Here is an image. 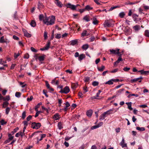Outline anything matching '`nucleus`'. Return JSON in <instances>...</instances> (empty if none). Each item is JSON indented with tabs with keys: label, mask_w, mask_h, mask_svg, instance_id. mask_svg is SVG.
<instances>
[{
	"label": "nucleus",
	"mask_w": 149,
	"mask_h": 149,
	"mask_svg": "<svg viewBox=\"0 0 149 149\" xmlns=\"http://www.w3.org/2000/svg\"><path fill=\"white\" fill-rule=\"evenodd\" d=\"M50 41H48L46 46L43 48H41L40 50L41 51L47 50L50 47Z\"/></svg>",
	"instance_id": "423d86ee"
},
{
	"label": "nucleus",
	"mask_w": 149,
	"mask_h": 149,
	"mask_svg": "<svg viewBox=\"0 0 149 149\" xmlns=\"http://www.w3.org/2000/svg\"><path fill=\"white\" fill-rule=\"evenodd\" d=\"M42 104L41 103H39L38 104L35 106V110L36 111H37L40 105Z\"/></svg>",
	"instance_id": "79ce46f5"
},
{
	"label": "nucleus",
	"mask_w": 149,
	"mask_h": 149,
	"mask_svg": "<svg viewBox=\"0 0 149 149\" xmlns=\"http://www.w3.org/2000/svg\"><path fill=\"white\" fill-rule=\"evenodd\" d=\"M43 93L45 95V96L47 97H48V95H47V91L46 90H43Z\"/></svg>",
	"instance_id": "052dcab7"
},
{
	"label": "nucleus",
	"mask_w": 149,
	"mask_h": 149,
	"mask_svg": "<svg viewBox=\"0 0 149 149\" xmlns=\"http://www.w3.org/2000/svg\"><path fill=\"white\" fill-rule=\"evenodd\" d=\"M77 42V40H72L71 41V44L72 45H74L76 44Z\"/></svg>",
	"instance_id": "cd10ccee"
},
{
	"label": "nucleus",
	"mask_w": 149,
	"mask_h": 149,
	"mask_svg": "<svg viewBox=\"0 0 149 149\" xmlns=\"http://www.w3.org/2000/svg\"><path fill=\"white\" fill-rule=\"evenodd\" d=\"M6 41L4 40V36H3L1 37L0 39V42L1 43H5L6 42Z\"/></svg>",
	"instance_id": "58836bf2"
},
{
	"label": "nucleus",
	"mask_w": 149,
	"mask_h": 149,
	"mask_svg": "<svg viewBox=\"0 0 149 149\" xmlns=\"http://www.w3.org/2000/svg\"><path fill=\"white\" fill-rule=\"evenodd\" d=\"M136 79V80L137 81H139V82H140L141 81V79H143V78L142 77H140L139 78H138Z\"/></svg>",
	"instance_id": "e2e57ef3"
},
{
	"label": "nucleus",
	"mask_w": 149,
	"mask_h": 149,
	"mask_svg": "<svg viewBox=\"0 0 149 149\" xmlns=\"http://www.w3.org/2000/svg\"><path fill=\"white\" fill-rule=\"evenodd\" d=\"M26 112L25 111L23 112L22 113V118L24 119L26 117Z\"/></svg>",
	"instance_id": "4c0bfd02"
},
{
	"label": "nucleus",
	"mask_w": 149,
	"mask_h": 149,
	"mask_svg": "<svg viewBox=\"0 0 149 149\" xmlns=\"http://www.w3.org/2000/svg\"><path fill=\"white\" fill-rule=\"evenodd\" d=\"M119 49H117V50H114L113 49H111L110 50V52L111 54H118L119 56H120L122 54H121L119 52Z\"/></svg>",
	"instance_id": "20e7f679"
},
{
	"label": "nucleus",
	"mask_w": 149,
	"mask_h": 149,
	"mask_svg": "<svg viewBox=\"0 0 149 149\" xmlns=\"http://www.w3.org/2000/svg\"><path fill=\"white\" fill-rule=\"evenodd\" d=\"M8 138L10 140H12L14 136H11V134H8Z\"/></svg>",
	"instance_id": "09e8293b"
},
{
	"label": "nucleus",
	"mask_w": 149,
	"mask_h": 149,
	"mask_svg": "<svg viewBox=\"0 0 149 149\" xmlns=\"http://www.w3.org/2000/svg\"><path fill=\"white\" fill-rule=\"evenodd\" d=\"M113 110L112 109H110L108 111L104 112L100 116L99 118V119L100 120H104L105 118L106 117V115L107 114H109L110 113H111L110 112L111 111H112Z\"/></svg>",
	"instance_id": "f257e3e1"
},
{
	"label": "nucleus",
	"mask_w": 149,
	"mask_h": 149,
	"mask_svg": "<svg viewBox=\"0 0 149 149\" xmlns=\"http://www.w3.org/2000/svg\"><path fill=\"white\" fill-rule=\"evenodd\" d=\"M100 127V126L99 125V124H98L97 125H95L91 127V129L92 130L95 129L99 127Z\"/></svg>",
	"instance_id": "5fc2aeb1"
},
{
	"label": "nucleus",
	"mask_w": 149,
	"mask_h": 149,
	"mask_svg": "<svg viewBox=\"0 0 149 149\" xmlns=\"http://www.w3.org/2000/svg\"><path fill=\"white\" fill-rule=\"evenodd\" d=\"M44 18V15L42 14L40 15L39 16V19L40 21H41L43 20Z\"/></svg>",
	"instance_id": "864d4df0"
},
{
	"label": "nucleus",
	"mask_w": 149,
	"mask_h": 149,
	"mask_svg": "<svg viewBox=\"0 0 149 149\" xmlns=\"http://www.w3.org/2000/svg\"><path fill=\"white\" fill-rule=\"evenodd\" d=\"M90 80V78L88 77H84V81L85 82H88Z\"/></svg>",
	"instance_id": "49530a36"
},
{
	"label": "nucleus",
	"mask_w": 149,
	"mask_h": 149,
	"mask_svg": "<svg viewBox=\"0 0 149 149\" xmlns=\"http://www.w3.org/2000/svg\"><path fill=\"white\" fill-rule=\"evenodd\" d=\"M144 35L146 37H149V31L148 30H146L144 32Z\"/></svg>",
	"instance_id": "c756f323"
},
{
	"label": "nucleus",
	"mask_w": 149,
	"mask_h": 149,
	"mask_svg": "<svg viewBox=\"0 0 149 149\" xmlns=\"http://www.w3.org/2000/svg\"><path fill=\"white\" fill-rule=\"evenodd\" d=\"M44 36L45 39H46L47 38V33L46 31H45L44 33Z\"/></svg>",
	"instance_id": "6e6d98bb"
},
{
	"label": "nucleus",
	"mask_w": 149,
	"mask_h": 149,
	"mask_svg": "<svg viewBox=\"0 0 149 149\" xmlns=\"http://www.w3.org/2000/svg\"><path fill=\"white\" fill-rule=\"evenodd\" d=\"M125 15V13L124 12H122L120 13L119 14V16L121 18H123L124 17Z\"/></svg>",
	"instance_id": "a878e982"
},
{
	"label": "nucleus",
	"mask_w": 149,
	"mask_h": 149,
	"mask_svg": "<svg viewBox=\"0 0 149 149\" xmlns=\"http://www.w3.org/2000/svg\"><path fill=\"white\" fill-rule=\"evenodd\" d=\"M78 86L77 83H72L71 87L73 89H75L77 88Z\"/></svg>",
	"instance_id": "6ab92c4d"
},
{
	"label": "nucleus",
	"mask_w": 149,
	"mask_h": 149,
	"mask_svg": "<svg viewBox=\"0 0 149 149\" xmlns=\"http://www.w3.org/2000/svg\"><path fill=\"white\" fill-rule=\"evenodd\" d=\"M130 69V68L125 67L123 68V70L125 71H127Z\"/></svg>",
	"instance_id": "69168bd1"
},
{
	"label": "nucleus",
	"mask_w": 149,
	"mask_h": 149,
	"mask_svg": "<svg viewBox=\"0 0 149 149\" xmlns=\"http://www.w3.org/2000/svg\"><path fill=\"white\" fill-rule=\"evenodd\" d=\"M93 23L94 24H97L98 23V21L97 19L95 17H93Z\"/></svg>",
	"instance_id": "7c9ffc66"
},
{
	"label": "nucleus",
	"mask_w": 149,
	"mask_h": 149,
	"mask_svg": "<svg viewBox=\"0 0 149 149\" xmlns=\"http://www.w3.org/2000/svg\"><path fill=\"white\" fill-rule=\"evenodd\" d=\"M85 57V55L84 54H82L79 56L78 58V60L79 61H81L83 58H84Z\"/></svg>",
	"instance_id": "a211bd4d"
},
{
	"label": "nucleus",
	"mask_w": 149,
	"mask_h": 149,
	"mask_svg": "<svg viewBox=\"0 0 149 149\" xmlns=\"http://www.w3.org/2000/svg\"><path fill=\"white\" fill-rule=\"evenodd\" d=\"M92 85L94 86H96L98 85V82L96 81H94L92 82Z\"/></svg>",
	"instance_id": "a19ab883"
},
{
	"label": "nucleus",
	"mask_w": 149,
	"mask_h": 149,
	"mask_svg": "<svg viewBox=\"0 0 149 149\" xmlns=\"http://www.w3.org/2000/svg\"><path fill=\"white\" fill-rule=\"evenodd\" d=\"M120 145L122 146V148L127 147V144L125 143L124 139L123 138L122 141L120 143Z\"/></svg>",
	"instance_id": "f3484780"
},
{
	"label": "nucleus",
	"mask_w": 149,
	"mask_h": 149,
	"mask_svg": "<svg viewBox=\"0 0 149 149\" xmlns=\"http://www.w3.org/2000/svg\"><path fill=\"white\" fill-rule=\"evenodd\" d=\"M61 37V34H57L56 35V36L55 37V38L57 39H59Z\"/></svg>",
	"instance_id": "8fccbe9b"
},
{
	"label": "nucleus",
	"mask_w": 149,
	"mask_h": 149,
	"mask_svg": "<svg viewBox=\"0 0 149 149\" xmlns=\"http://www.w3.org/2000/svg\"><path fill=\"white\" fill-rule=\"evenodd\" d=\"M45 55H43L42 56H38L37 55L35 56L36 59H38L40 61H43L44 60V58L45 57Z\"/></svg>",
	"instance_id": "6e6552de"
},
{
	"label": "nucleus",
	"mask_w": 149,
	"mask_h": 149,
	"mask_svg": "<svg viewBox=\"0 0 149 149\" xmlns=\"http://www.w3.org/2000/svg\"><path fill=\"white\" fill-rule=\"evenodd\" d=\"M59 115L58 113H56L53 116V118L55 120H57L59 118Z\"/></svg>",
	"instance_id": "412c9836"
},
{
	"label": "nucleus",
	"mask_w": 149,
	"mask_h": 149,
	"mask_svg": "<svg viewBox=\"0 0 149 149\" xmlns=\"http://www.w3.org/2000/svg\"><path fill=\"white\" fill-rule=\"evenodd\" d=\"M55 20V16H52V17L50 18L49 21V23L48 25H53L54 23V22Z\"/></svg>",
	"instance_id": "0eeeda50"
},
{
	"label": "nucleus",
	"mask_w": 149,
	"mask_h": 149,
	"mask_svg": "<svg viewBox=\"0 0 149 149\" xmlns=\"http://www.w3.org/2000/svg\"><path fill=\"white\" fill-rule=\"evenodd\" d=\"M93 113V111L91 109L88 110L86 112L87 116L89 117H91Z\"/></svg>",
	"instance_id": "dca6fc26"
},
{
	"label": "nucleus",
	"mask_w": 149,
	"mask_h": 149,
	"mask_svg": "<svg viewBox=\"0 0 149 149\" xmlns=\"http://www.w3.org/2000/svg\"><path fill=\"white\" fill-rule=\"evenodd\" d=\"M85 8L86 10L89 11L90 10L93 9V8L90 7L89 5H87L86 6Z\"/></svg>",
	"instance_id": "2f4dec72"
},
{
	"label": "nucleus",
	"mask_w": 149,
	"mask_h": 149,
	"mask_svg": "<svg viewBox=\"0 0 149 149\" xmlns=\"http://www.w3.org/2000/svg\"><path fill=\"white\" fill-rule=\"evenodd\" d=\"M29 54L26 53L24 55V58L28 59L29 58Z\"/></svg>",
	"instance_id": "bf43d9fd"
},
{
	"label": "nucleus",
	"mask_w": 149,
	"mask_h": 149,
	"mask_svg": "<svg viewBox=\"0 0 149 149\" xmlns=\"http://www.w3.org/2000/svg\"><path fill=\"white\" fill-rule=\"evenodd\" d=\"M105 84H106L112 85L113 84V81L112 80V79L111 80H109L106 82Z\"/></svg>",
	"instance_id": "473e14b6"
},
{
	"label": "nucleus",
	"mask_w": 149,
	"mask_h": 149,
	"mask_svg": "<svg viewBox=\"0 0 149 149\" xmlns=\"http://www.w3.org/2000/svg\"><path fill=\"white\" fill-rule=\"evenodd\" d=\"M136 129L137 130L140 131H144L145 130V128L144 127H136Z\"/></svg>",
	"instance_id": "b1692460"
},
{
	"label": "nucleus",
	"mask_w": 149,
	"mask_h": 149,
	"mask_svg": "<svg viewBox=\"0 0 149 149\" xmlns=\"http://www.w3.org/2000/svg\"><path fill=\"white\" fill-rule=\"evenodd\" d=\"M133 29L136 31H137L140 29V26L139 25H136L133 27Z\"/></svg>",
	"instance_id": "5701e85b"
},
{
	"label": "nucleus",
	"mask_w": 149,
	"mask_h": 149,
	"mask_svg": "<svg viewBox=\"0 0 149 149\" xmlns=\"http://www.w3.org/2000/svg\"><path fill=\"white\" fill-rule=\"evenodd\" d=\"M49 18L48 17H46L45 19L43 20V22L45 24H46L48 25V24L49 23Z\"/></svg>",
	"instance_id": "4be33fe9"
},
{
	"label": "nucleus",
	"mask_w": 149,
	"mask_h": 149,
	"mask_svg": "<svg viewBox=\"0 0 149 149\" xmlns=\"http://www.w3.org/2000/svg\"><path fill=\"white\" fill-rule=\"evenodd\" d=\"M30 25L34 27L36 25V22L34 20H32L30 23Z\"/></svg>",
	"instance_id": "bb28decb"
},
{
	"label": "nucleus",
	"mask_w": 149,
	"mask_h": 149,
	"mask_svg": "<svg viewBox=\"0 0 149 149\" xmlns=\"http://www.w3.org/2000/svg\"><path fill=\"white\" fill-rule=\"evenodd\" d=\"M132 17L136 23L139 22H141V18L139 17V15L135 14H133L132 15Z\"/></svg>",
	"instance_id": "7ed1b4c3"
},
{
	"label": "nucleus",
	"mask_w": 149,
	"mask_h": 149,
	"mask_svg": "<svg viewBox=\"0 0 149 149\" xmlns=\"http://www.w3.org/2000/svg\"><path fill=\"white\" fill-rule=\"evenodd\" d=\"M23 123L24 124V126L26 127L28 125L27 121H24L23 122Z\"/></svg>",
	"instance_id": "338daca9"
},
{
	"label": "nucleus",
	"mask_w": 149,
	"mask_h": 149,
	"mask_svg": "<svg viewBox=\"0 0 149 149\" xmlns=\"http://www.w3.org/2000/svg\"><path fill=\"white\" fill-rule=\"evenodd\" d=\"M24 36L28 38H30L31 37V35L29 34V33H28L27 32L25 33L24 34Z\"/></svg>",
	"instance_id": "a18cd8bd"
},
{
	"label": "nucleus",
	"mask_w": 149,
	"mask_h": 149,
	"mask_svg": "<svg viewBox=\"0 0 149 149\" xmlns=\"http://www.w3.org/2000/svg\"><path fill=\"white\" fill-rule=\"evenodd\" d=\"M62 124L61 122H59L58 123V126L59 129H61L63 128V127L62 126Z\"/></svg>",
	"instance_id": "72a5a7b5"
},
{
	"label": "nucleus",
	"mask_w": 149,
	"mask_h": 149,
	"mask_svg": "<svg viewBox=\"0 0 149 149\" xmlns=\"http://www.w3.org/2000/svg\"><path fill=\"white\" fill-rule=\"evenodd\" d=\"M8 104L9 103L8 102L6 101L5 102L3 103V107L4 108L8 106Z\"/></svg>",
	"instance_id": "ea45409f"
},
{
	"label": "nucleus",
	"mask_w": 149,
	"mask_h": 149,
	"mask_svg": "<svg viewBox=\"0 0 149 149\" xmlns=\"http://www.w3.org/2000/svg\"><path fill=\"white\" fill-rule=\"evenodd\" d=\"M90 34V33H88L87 31L84 30L81 33V36L83 37L85 36H88Z\"/></svg>",
	"instance_id": "2eb2a0df"
},
{
	"label": "nucleus",
	"mask_w": 149,
	"mask_h": 149,
	"mask_svg": "<svg viewBox=\"0 0 149 149\" xmlns=\"http://www.w3.org/2000/svg\"><path fill=\"white\" fill-rule=\"evenodd\" d=\"M67 8H70L72 10H74L77 7V6H74L72 5L70 3H68L67 4Z\"/></svg>",
	"instance_id": "1a4fd4ad"
},
{
	"label": "nucleus",
	"mask_w": 149,
	"mask_h": 149,
	"mask_svg": "<svg viewBox=\"0 0 149 149\" xmlns=\"http://www.w3.org/2000/svg\"><path fill=\"white\" fill-rule=\"evenodd\" d=\"M112 24L108 20H106L104 23V25L105 27H109L112 26Z\"/></svg>",
	"instance_id": "9b49d317"
},
{
	"label": "nucleus",
	"mask_w": 149,
	"mask_h": 149,
	"mask_svg": "<svg viewBox=\"0 0 149 149\" xmlns=\"http://www.w3.org/2000/svg\"><path fill=\"white\" fill-rule=\"evenodd\" d=\"M132 104L131 102H126V104L127 105L128 108L130 110H132V108L131 107Z\"/></svg>",
	"instance_id": "aec40b11"
},
{
	"label": "nucleus",
	"mask_w": 149,
	"mask_h": 149,
	"mask_svg": "<svg viewBox=\"0 0 149 149\" xmlns=\"http://www.w3.org/2000/svg\"><path fill=\"white\" fill-rule=\"evenodd\" d=\"M70 91V89L68 86H66L63 89H61L60 91V92L62 93H64L67 94Z\"/></svg>",
	"instance_id": "39448f33"
},
{
	"label": "nucleus",
	"mask_w": 149,
	"mask_h": 149,
	"mask_svg": "<svg viewBox=\"0 0 149 149\" xmlns=\"http://www.w3.org/2000/svg\"><path fill=\"white\" fill-rule=\"evenodd\" d=\"M32 116L31 115L29 116L26 118V120L27 121H29L32 118Z\"/></svg>",
	"instance_id": "13d9d810"
},
{
	"label": "nucleus",
	"mask_w": 149,
	"mask_h": 149,
	"mask_svg": "<svg viewBox=\"0 0 149 149\" xmlns=\"http://www.w3.org/2000/svg\"><path fill=\"white\" fill-rule=\"evenodd\" d=\"M85 146V145L83 144L79 148V149H84Z\"/></svg>",
	"instance_id": "774afa93"
},
{
	"label": "nucleus",
	"mask_w": 149,
	"mask_h": 149,
	"mask_svg": "<svg viewBox=\"0 0 149 149\" xmlns=\"http://www.w3.org/2000/svg\"><path fill=\"white\" fill-rule=\"evenodd\" d=\"M20 55V54L19 53H18L17 54L16 53H15L14 54V57L15 58H17V57L19 56Z\"/></svg>",
	"instance_id": "680f3d73"
},
{
	"label": "nucleus",
	"mask_w": 149,
	"mask_h": 149,
	"mask_svg": "<svg viewBox=\"0 0 149 149\" xmlns=\"http://www.w3.org/2000/svg\"><path fill=\"white\" fill-rule=\"evenodd\" d=\"M123 61L122 58L121 57V56H119L117 60L114 63V67H116L117 66V65L119 63L120 61Z\"/></svg>",
	"instance_id": "9d476101"
},
{
	"label": "nucleus",
	"mask_w": 149,
	"mask_h": 149,
	"mask_svg": "<svg viewBox=\"0 0 149 149\" xmlns=\"http://www.w3.org/2000/svg\"><path fill=\"white\" fill-rule=\"evenodd\" d=\"M10 110V108L9 107H7L6 110V114H8Z\"/></svg>",
	"instance_id": "3c124183"
},
{
	"label": "nucleus",
	"mask_w": 149,
	"mask_h": 149,
	"mask_svg": "<svg viewBox=\"0 0 149 149\" xmlns=\"http://www.w3.org/2000/svg\"><path fill=\"white\" fill-rule=\"evenodd\" d=\"M119 7H120V6H113V7H111L110 8V9L109 10V11H111L112 10H113V9H115V8H119Z\"/></svg>",
	"instance_id": "de8ad7c7"
},
{
	"label": "nucleus",
	"mask_w": 149,
	"mask_h": 149,
	"mask_svg": "<svg viewBox=\"0 0 149 149\" xmlns=\"http://www.w3.org/2000/svg\"><path fill=\"white\" fill-rule=\"evenodd\" d=\"M88 48V44H85L83 45L82 47L83 49L86 50Z\"/></svg>",
	"instance_id": "c85d7f7f"
},
{
	"label": "nucleus",
	"mask_w": 149,
	"mask_h": 149,
	"mask_svg": "<svg viewBox=\"0 0 149 149\" xmlns=\"http://www.w3.org/2000/svg\"><path fill=\"white\" fill-rule=\"evenodd\" d=\"M21 93L19 92H16L15 94V96L18 98L20 97Z\"/></svg>",
	"instance_id": "e433bc0d"
},
{
	"label": "nucleus",
	"mask_w": 149,
	"mask_h": 149,
	"mask_svg": "<svg viewBox=\"0 0 149 149\" xmlns=\"http://www.w3.org/2000/svg\"><path fill=\"white\" fill-rule=\"evenodd\" d=\"M97 69L99 71L102 72L105 69V67L103 65H102L101 68H98Z\"/></svg>",
	"instance_id": "f704fd0d"
},
{
	"label": "nucleus",
	"mask_w": 149,
	"mask_h": 149,
	"mask_svg": "<svg viewBox=\"0 0 149 149\" xmlns=\"http://www.w3.org/2000/svg\"><path fill=\"white\" fill-rule=\"evenodd\" d=\"M31 51L34 52H36L37 51L36 49H35L33 47H31Z\"/></svg>",
	"instance_id": "0e129e2a"
},
{
	"label": "nucleus",
	"mask_w": 149,
	"mask_h": 149,
	"mask_svg": "<svg viewBox=\"0 0 149 149\" xmlns=\"http://www.w3.org/2000/svg\"><path fill=\"white\" fill-rule=\"evenodd\" d=\"M124 90V89L122 88L120 89L117 92V94L119 95L122 93L123 91Z\"/></svg>",
	"instance_id": "c03bdc74"
},
{
	"label": "nucleus",
	"mask_w": 149,
	"mask_h": 149,
	"mask_svg": "<svg viewBox=\"0 0 149 149\" xmlns=\"http://www.w3.org/2000/svg\"><path fill=\"white\" fill-rule=\"evenodd\" d=\"M41 123H39L33 122L31 124V127L33 129H38L41 126Z\"/></svg>",
	"instance_id": "f03ea898"
},
{
	"label": "nucleus",
	"mask_w": 149,
	"mask_h": 149,
	"mask_svg": "<svg viewBox=\"0 0 149 149\" xmlns=\"http://www.w3.org/2000/svg\"><path fill=\"white\" fill-rule=\"evenodd\" d=\"M18 130L19 128L17 127L14 129L11 132V133L13 134L15 133Z\"/></svg>",
	"instance_id": "37998d69"
},
{
	"label": "nucleus",
	"mask_w": 149,
	"mask_h": 149,
	"mask_svg": "<svg viewBox=\"0 0 149 149\" xmlns=\"http://www.w3.org/2000/svg\"><path fill=\"white\" fill-rule=\"evenodd\" d=\"M0 123L2 125H3L4 124H6L7 122H6L5 121L3 120H1Z\"/></svg>",
	"instance_id": "4d7b16f0"
},
{
	"label": "nucleus",
	"mask_w": 149,
	"mask_h": 149,
	"mask_svg": "<svg viewBox=\"0 0 149 149\" xmlns=\"http://www.w3.org/2000/svg\"><path fill=\"white\" fill-rule=\"evenodd\" d=\"M138 72H140L141 74H143L145 75H148L149 74V71H144L143 70H139L138 71Z\"/></svg>",
	"instance_id": "f8f14e48"
},
{
	"label": "nucleus",
	"mask_w": 149,
	"mask_h": 149,
	"mask_svg": "<svg viewBox=\"0 0 149 149\" xmlns=\"http://www.w3.org/2000/svg\"><path fill=\"white\" fill-rule=\"evenodd\" d=\"M46 136V135L45 134H42L40 135V139H39V137H37V139L38 140V141H37V143H38L39 142V141H41L42 139L45 137Z\"/></svg>",
	"instance_id": "ddd939ff"
},
{
	"label": "nucleus",
	"mask_w": 149,
	"mask_h": 149,
	"mask_svg": "<svg viewBox=\"0 0 149 149\" xmlns=\"http://www.w3.org/2000/svg\"><path fill=\"white\" fill-rule=\"evenodd\" d=\"M45 85L47 87V88H50V85L48 83V81H45Z\"/></svg>",
	"instance_id": "603ef678"
},
{
	"label": "nucleus",
	"mask_w": 149,
	"mask_h": 149,
	"mask_svg": "<svg viewBox=\"0 0 149 149\" xmlns=\"http://www.w3.org/2000/svg\"><path fill=\"white\" fill-rule=\"evenodd\" d=\"M55 3L60 8H61L63 6V4L59 0L55 1Z\"/></svg>",
	"instance_id": "4468645a"
},
{
	"label": "nucleus",
	"mask_w": 149,
	"mask_h": 149,
	"mask_svg": "<svg viewBox=\"0 0 149 149\" xmlns=\"http://www.w3.org/2000/svg\"><path fill=\"white\" fill-rule=\"evenodd\" d=\"M83 19L87 22H89L90 20L89 16L87 15L85 16L83 18Z\"/></svg>",
	"instance_id": "393cba45"
},
{
	"label": "nucleus",
	"mask_w": 149,
	"mask_h": 149,
	"mask_svg": "<svg viewBox=\"0 0 149 149\" xmlns=\"http://www.w3.org/2000/svg\"><path fill=\"white\" fill-rule=\"evenodd\" d=\"M10 99V96L8 95L6 96L5 97H3V100L4 101L7 100L8 101Z\"/></svg>",
	"instance_id": "c9c22d12"
}]
</instances>
